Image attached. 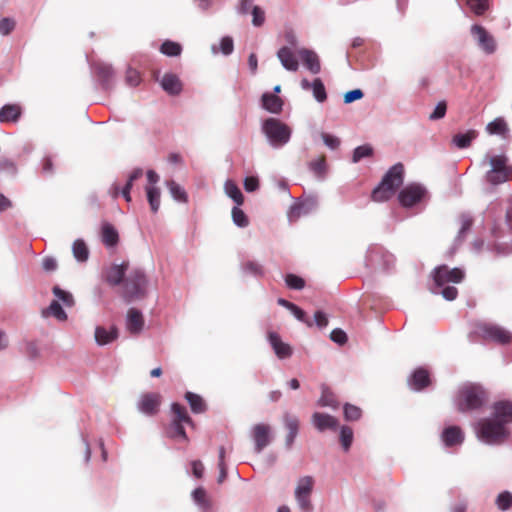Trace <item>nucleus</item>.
Returning <instances> with one entry per match:
<instances>
[{
  "label": "nucleus",
  "instance_id": "nucleus-37",
  "mask_svg": "<svg viewBox=\"0 0 512 512\" xmlns=\"http://www.w3.org/2000/svg\"><path fill=\"white\" fill-rule=\"evenodd\" d=\"M142 175H143V170L141 168L134 169L132 171V173L129 175L126 185L121 190V194L127 202L131 201L130 191L133 187L134 181L141 178Z\"/></svg>",
  "mask_w": 512,
  "mask_h": 512
},
{
  "label": "nucleus",
  "instance_id": "nucleus-48",
  "mask_svg": "<svg viewBox=\"0 0 512 512\" xmlns=\"http://www.w3.org/2000/svg\"><path fill=\"white\" fill-rule=\"evenodd\" d=\"M374 153V149L371 145L365 144L358 146L354 149L352 162L357 163L363 158L371 157Z\"/></svg>",
  "mask_w": 512,
  "mask_h": 512
},
{
  "label": "nucleus",
  "instance_id": "nucleus-64",
  "mask_svg": "<svg viewBox=\"0 0 512 512\" xmlns=\"http://www.w3.org/2000/svg\"><path fill=\"white\" fill-rule=\"evenodd\" d=\"M15 27V22L10 18H3L0 21V34L8 35Z\"/></svg>",
  "mask_w": 512,
  "mask_h": 512
},
{
  "label": "nucleus",
  "instance_id": "nucleus-26",
  "mask_svg": "<svg viewBox=\"0 0 512 512\" xmlns=\"http://www.w3.org/2000/svg\"><path fill=\"white\" fill-rule=\"evenodd\" d=\"M262 105L267 111L278 114L282 111L283 100L275 94L265 93L262 95Z\"/></svg>",
  "mask_w": 512,
  "mask_h": 512
},
{
  "label": "nucleus",
  "instance_id": "nucleus-34",
  "mask_svg": "<svg viewBox=\"0 0 512 512\" xmlns=\"http://www.w3.org/2000/svg\"><path fill=\"white\" fill-rule=\"evenodd\" d=\"M321 397L318 400V404L322 407H332L337 408L339 403L335 394L331 391L329 387L326 385H322L321 387Z\"/></svg>",
  "mask_w": 512,
  "mask_h": 512
},
{
  "label": "nucleus",
  "instance_id": "nucleus-50",
  "mask_svg": "<svg viewBox=\"0 0 512 512\" xmlns=\"http://www.w3.org/2000/svg\"><path fill=\"white\" fill-rule=\"evenodd\" d=\"M232 219L237 226L242 228L247 227L249 224L248 217L244 211L238 207L232 209Z\"/></svg>",
  "mask_w": 512,
  "mask_h": 512
},
{
  "label": "nucleus",
  "instance_id": "nucleus-7",
  "mask_svg": "<svg viewBox=\"0 0 512 512\" xmlns=\"http://www.w3.org/2000/svg\"><path fill=\"white\" fill-rule=\"evenodd\" d=\"M262 131L274 147H281L289 142L290 127L276 118H268L263 122Z\"/></svg>",
  "mask_w": 512,
  "mask_h": 512
},
{
  "label": "nucleus",
  "instance_id": "nucleus-14",
  "mask_svg": "<svg viewBox=\"0 0 512 512\" xmlns=\"http://www.w3.org/2000/svg\"><path fill=\"white\" fill-rule=\"evenodd\" d=\"M471 33L477 40L480 48L487 54H492L496 50V42L492 35L481 25H473Z\"/></svg>",
  "mask_w": 512,
  "mask_h": 512
},
{
  "label": "nucleus",
  "instance_id": "nucleus-30",
  "mask_svg": "<svg viewBox=\"0 0 512 512\" xmlns=\"http://www.w3.org/2000/svg\"><path fill=\"white\" fill-rule=\"evenodd\" d=\"M442 439L446 446L460 444L463 441L461 429L456 426L446 428L442 433Z\"/></svg>",
  "mask_w": 512,
  "mask_h": 512
},
{
  "label": "nucleus",
  "instance_id": "nucleus-52",
  "mask_svg": "<svg viewBox=\"0 0 512 512\" xmlns=\"http://www.w3.org/2000/svg\"><path fill=\"white\" fill-rule=\"evenodd\" d=\"M496 505L500 510H508L512 506V494L508 491L500 493L496 498Z\"/></svg>",
  "mask_w": 512,
  "mask_h": 512
},
{
  "label": "nucleus",
  "instance_id": "nucleus-22",
  "mask_svg": "<svg viewBox=\"0 0 512 512\" xmlns=\"http://www.w3.org/2000/svg\"><path fill=\"white\" fill-rule=\"evenodd\" d=\"M144 326L142 313L136 308H130L127 313V330L131 334H139Z\"/></svg>",
  "mask_w": 512,
  "mask_h": 512
},
{
  "label": "nucleus",
  "instance_id": "nucleus-43",
  "mask_svg": "<svg viewBox=\"0 0 512 512\" xmlns=\"http://www.w3.org/2000/svg\"><path fill=\"white\" fill-rule=\"evenodd\" d=\"M167 187H168L172 197L175 200H177L179 202H184V203L187 202V200H188L187 193L179 184H177L173 180H170L167 182Z\"/></svg>",
  "mask_w": 512,
  "mask_h": 512
},
{
  "label": "nucleus",
  "instance_id": "nucleus-62",
  "mask_svg": "<svg viewBox=\"0 0 512 512\" xmlns=\"http://www.w3.org/2000/svg\"><path fill=\"white\" fill-rule=\"evenodd\" d=\"M234 44L233 39L229 36L223 37L220 42V50L224 55H229L233 52Z\"/></svg>",
  "mask_w": 512,
  "mask_h": 512
},
{
  "label": "nucleus",
  "instance_id": "nucleus-33",
  "mask_svg": "<svg viewBox=\"0 0 512 512\" xmlns=\"http://www.w3.org/2000/svg\"><path fill=\"white\" fill-rule=\"evenodd\" d=\"M478 132L476 130H469L464 134L454 135L452 142L460 149L467 148L471 145L472 141L476 139Z\"/></svg>",
  "mask_w": 512,
  "mask_h": 512
},
{
  "label": "nucleus",
  "instance_id": "nucleus-1",
  "mask_svg": "<svg viewBox=\"0 0 512 512\" xmlns=\"http://www.w3.org/2000/svg\"><path fill=\"white\" fill-rule=\"evenodd\" d=\"M434 284L437 288H442L441 291H435L440 293L446 300H455L458 296V290L454 286L447 284H459L463 281L465 273L460 268H449L447 265H440L436 267L432 272Z\"/></svg>",
  "mask_w": 512,
  "mask_h": 512
},
{
  "label": "nucleus",
  "instance_id": "nucleus-57",
  "mask_svg": "<svg viewBox=\"0 0 512 512\" xmlns=\"http://www.w3.org/2000/svg\"><path fill=\"white\" fill-rule=\"evenodd\" d=\"M305 203H296L293 206H291L288 217L290 221H296L302 213L307 212V209L305 208Z\"/></svg>",
  "mask_w": 512,
  "mask_h": 512
},
{
  "label": "nucleus",
  "instance_id": "nucleus-53",
  "mask_svg": "<svg viewBox=\"0 0 512 512\" xmlns=\"http://www.w3.org/2000/svg\"><path fill=\"white\" fill-rule=\"evenodd\" d=\"M285 282L290 289L294 290H301L305 286L304 279L295 274H287L285 277Z\"/></svg>",
  "mask_w": 512,
  "mask_h": 512
},
{
  "label": "nucleus",
  "instance_id": "nucleus-38",
  "mask_svg": "<svg viewBox=\"0 0 512 512\" xmlns=\"http://www.w3.org/2000/svg\"><path fill=\"white\" fill-rule=\"evenodd\" d=\"M95 73L97 77L101 80V82L106 86H108L110 80L114 76V71L112 67L108 64L103 63L97 64L95 66Z\"/></svg>",
  "mask_w": 512,
  "mask_h": 512
},
{
  "label": "nucleus",
  "instance_id": "nucleus-18",
  "mask_svg": "<svg viewBox=\"0 0 512 512\" xmlns=\"http://www.w3.org/2000/svg\"><path fill=\"white\" fill-rule=\"evenodd\" d=\"M268 340L278 358L286 359L292 355L291 346L284 343L276 332H269Z\"/></svg>",
  "mask_w": 512,
  "mask_h": 512
},
{
  "label": "nucleus",
  "instance_id": "nucleus-49",
  "mask_svg": "<svg viewBox=\"0 0 512 512\" xmlns=\"http://www.w3.org/2000/svg\"><path fill=\"white\" fill-rule=\"evenodd\" d=\"M362 416V410L355 405L346 403L344 405V417L347 421L359 420Z\"/></svg>",
  "mask_w": 512,
  "mask_h": 512
},
{
  "label": "nucleus",
  "instance_id": "nucleus-59",
  "mask_svg": "<svg viewBox=\"0 0 512 512\" xmlns=\"http://www.w3.org/2000/svg\"><path fill=\"white\" fill-rule=\"evenodd\" d=\"M290 311L299 321L305 323L307 326L311 327L313 325L312 321L307 316L306 312L297 305H294V307Z\"/></svg>",
  "mask_w": 512,
  "mask_h": 512
},
{
  "label": "nucleus",
  "instance_id": "nucleus-15",
  "mask_svg": "<svg viewBox=\"0 0 512 512\" xmlns=\"http://www.w3.org/2000/svg\"><path fill=\"white\" fill-rule=\"evenodd\" d=\"M252 438L255 442V451L260 453L271 441V427L268 424L259 423L252 428Z\"/></svg>",
  "mask_w": 512,
  "mask_h": 512
},
{
  "label": "nucleus",
  "instance_id": "nucleus-2",
  "mask_svg": "<svg viewBox=\"0 0 512 512\" xmlns=\"http://www.w3.org/2000/svg\"><path fill=\"white\" fill-rule=\"evenodd\" d=\"M403 180L404 166L402 163H396L386 172L378 186L373 189L371 199L375 202L389 200L403 184Z\"/></svg>",
  "mask_w": 512,
  "mask_h": 512
},
{
  "label": "nucleus",
  "instance_id": "nucleus-32",
  "mask_svg": "<svg viewBox=\"0 0 512 512\" xmlns=\"http://www.w3.org/2000/svg\"><path fill=\"white\" fill-rule=\"evenodd\" d=\"M42 316H53L59 321H65L67 319V314L61 307L58 300H53L47 308L43 309Z\"/></svg>",
  "mask_w": 512,
  "mask_h": 512
},
{
  "label": "nucleus",
  "instance_id": "nucleus-61",
  "mask_svg": "<svg viewBox=\"0 0 512 512\" xmlns=\"http://www.w3.org/2000/svg\"><path fill=\"white\" fill-rule=\"evenodd\" d=\"M364 93L361 89H354L351 91H348L344 94V103L349 104L356 100H360L363 98Z\"/></svg>",
  "mask_w": 512,
  "mask_h": 512
},
{
  "label": "nucleus",
  "instance_id": "nucleus-6",
  "mask_svg": "<svg viewBox=\"0 0 512 512\" xmlns=\"http://www.w3.org/2000/svg\"><path fill=\"white\" fill-rule=\"evenodd\" d=\"M505 155H494L489 157L490 169L486 172L485 179L492 185H499L512 181V165L508 164Z\"/></svg>",
  "mask_w": 512,
  "mask_h": 512
},
{
  "label": "nucleus",
  "instance_id": "nucleus-45",
  "mask_svg": "<svg viewBox=\"0 0 512 512\" xmlns=\"http://www.w3.org/2000/svg\"><path fill=\"white\" fill-rule=\"evenodd\" d=\"M160 51H161V53H163L167 56L175 57V56H179L181 54L182 47L177 42L166 40L162 43V45L160 47Z\"/></svg>",
  "mask_w": 512,
  "mask_h": 512
},
{
  "label": "nucleus",
  "instance_id": "nucleus-3",
  "mask_svg": "<svg viewBox=\"0 0 512 512\" xmlns=\"http://www.w3.org/2000/svg\"><path fill=\"white\" fill-rule=\"evenodd\" d=\"M148 279L142 269L133 268L126 274L121 285L120 295L125 302L130 303L147 295Z\"/></svg>",
  "mask_w": 512,
  "mask_h": 512
},
{
  "label": "nucleus",
  "instance_id": "nucleus-54",
  "mask_svg": "<svg viewBox=\"0 0 512 512\" xmlns=\"http://www.w3.org/2000/svg\"><path fill=\"white\" fill-rule=\"evenodd\" d=\"M192 497L199 506L203 508L210 506L206 491L202 487L196 488L192 493Z\"/></svg>",
  "mask_w": 512,
  "mask_h": 512
},
{
  "label": "nucleus",
  "instance_id": "nucleus-58",
  "mask_svg": "<svg viewBox=\"0 0 512 512\" xmlns=\"http://www.w3.org/2000/svg\"><path fill=\"white\" fill-rule=\"evenodd\" d=\"M447 110V104L445 101H440L434 111L430 114L429 119L430 120H438L445 116Z\"/></svg>",
  "mask_w": 512,
  "mask_h": 512
},
{
  "label": "nucleus",
  "instance_id": "nucleus-5",
  "mask_svg": "<svg viewBox=\"0 0 512 512\" xmlns=\"http://www.w3.org/2000/svg\"><path fill=\"white\" fill-rule=\"evenodd\" d=\"M476 433L478 438L487 444L502 443L508 435L506 427L501 422H496L492 418L479 420L476 426Z\"/></svg>",
  "mask_w": 512,
  "mask_h": 512
},
{
  "label": "nucleus",
  "instance_id": "nucleus-11",
  "mask_svg": "<svg viewBox=\"0 0 512 512\" xmlns=\"http://www.w3.org/2000/svg\"><path fill=\"white\" fill-rule=\"evenodd\" d=\"M162 397L157 392L143 393L137 403V408L140 412L148 416H154L159 412Z\"/></svg>",
  "mask_w": 512,
  "mask_h": 512
},
{
  "label": "nucleus",
  "instance_id": "nucleus-39",
  "mask_svg": "<svg viewBox=\"0 0 512 512\" xmlns=\"http://www.w3.org/2000/svg\"><path fill=\"white\" fill-rule=\"evenodd\" d=\"M146 194L152 212L156 213L160 207V189L155 186H147Z\"/></svg>",
  "mask_w": 512,
  "mask_h": 512
},
{
  "label": "nucleus",
  "instance_id": "nucleus-24",
  "mask_svg": "<svg viewBox=\"0 0 512 512\" xmlns=\"http://www.w3.org/2000/svg\"><path fill=\"white\" fill-rule=\"evenodd\" d=\"M162 88L171 95H177L182 90V83L177 75L167 73L161 80Z\"/></svg>",
  "mask_w": 512,
  "mask_h": 512
},
{
  "label": "nucleus",
  "instance_id": "nucleus-63",
  "mask_svg": "<svg viewBox=\"0 0 512 512\" xmlns=\"http://www.w3.org/2000/svg\"><path fill=\"white\" fill-rule=\"evenodd\" d=\"M244 270L248 273H251L253 275H262L263 274V268L260 264L254 261H248L244 264Z\"/></svg>",
  "mask_w": 512,
  "mask_h": 512
},
{
  "label": "nucleus",
  "instance_id": "nucleus-8",
  "mask_svg": "<svg viewBox=\"0 0 512 512\" xmlns=\"http://www.w3.org/2000/svg\"><path fill=\"white\" fill-rule=\"evenodd\" d=\"M476 333L484 340L498 345H508L512 342V332L494 323L483 322L476 326Z\"/></svg>",
  "mask_w": 512,
  "mask_h": 512
},
{
  "label": "nucleus",
  "instance_id": "nucleus-44",
  "mask_svg": "<svg viewBox=\"0 0 512 512\" xmlns=\"http://www.w3.org/2000/svg\"><path fill=\"white\" fill-rule=\"evenodd\" d=\"M167 435L170 438H181L185 441H188V437L186 431L184 429V424L175 422L171 420V423L167 429Z\"/></svg>",
  "mask_w": 512,
  "mask_h": 512
},
{
  "label": "nucleus",
  "instance_id": "nucleus-25",
  "mask_svg": "<svg viewBox=\"0 0 512 512\" xmlns=\"http://www.w3.org/2000/svg\"><path fill=\"white\" fill-rule=\"evenodd\" d=\"M101 239L104 245L113 247L119 241V235L114 226L108 222L102 223L101 226Z\"/></svg>",
  "mask_w": 512,
  "mask_h": 512
},
{
  "label": "nucleus",
  "instance_id": "nucleus-27",
  "mask_svg": "<svg viewBox=\"0 0 512 512\" xmlns=\"http://www.w3.org/2000/svg\"><path fill=\"white\" fill-rule=\"evenodd\" d=\"M21 115V108L16 104H7L0 109V122H16Z\"/></svg>",
  "mask_w": 512,
  "mask_h": 512
},
{
  "label": "nucleus",
  "instance_id": "nucleus-20",
  "mask_svg": "<svg viewBox=\"0 0 512 512\" xmlns=\"http://www.w3.org/2000/svg\"><path fill=\"white\" fill-rule=\"evenodd\" d=\"M312 422L316 429L321 432L327 429L336 430L338 427V420L335 417L320 412H315L312 415Z\"/></svg>",
  "mask_w": 512,
  "mask_h": 512
},
{
  "label": "nucleus",
  "instance_id": "nucleus-19",
  "mask_svg": "<svg viewBox=\"0 0 512 512\" xmlns=\"http://www.w3.org/2000/svg\"><path fill=\"white\" fill-rule=\"evenodd\" d=\"M298 55L303 61L304 66L313 74H318L321 70V64L318 55L309 49L303 48L298 51Z\"/></svg>",
  "mask_w": 512,
  "mask_h": 512
},
{
  "label": "nucleus",
  "instance_id": "nucleus-47",
  "mask_svg": "<svg viewBox=\"0 0 512 512\" xmlns=\"http://www.w3.org/2000/svg\"><path fill=\"white\" fill-rule=\"evenodd\" d=\"M311 89H312L314 98L318 102L322 103V102L326 101V99H327L326 89H325V86L320 78H315L313 80Z\"/></svg>",
  "mask_w": 512,
  "mask_h": 512
},
{
  "label": "nucleus",
  "instance_id": "nucleus-12",
  "mask_svg": "<svg viewBox=\"0 0 512 512\" xmlns=\"http://www.w3.org/2000/svg\"><path fill=\"white\" fill-rule=\"evenodd\" d=\"M128 271V261H124L121 264H112L103 270V279L110 286H118L123 283Z\"/></svg>",
  "mask_w": 512,
  "mask_h": 512
},
{
  "label": "nucleus",
  "instance_id": "nucleus-4",
  "mask_svg": "<svg viewBox=\"0 0 512 512\" xmlns=\"http://www.w3.org/2000/svg\"><path fill=\"white\" fill-rule=\"evenodd\" d=\"M487 401L488 394L483 387L469 384L460 388L456 404L460 412H467L481 408Z\"/></svg>",
  "mask_w": 512,
  "mask_h": 512
},
{
  "label": "nucleus",
  "instance_id": "nucleus-21",
  "mask_svg": "<svg viewBox=\"0 0 512 512\" xmlns=\"http://www.w3.org/2000/svg\"><path fill=\"white\" fill-rule=\"evenodd\" d=\"M277 57L283 67L288 71H297L299 68V62L296 55L293 53L291 48L284 46L277 52Z\"/></svg>",
  "mask_w": 512,
  "mask_h": 512
},
{
  "label": "nucleus",
  "instance_id": "nucleus-41",
  "mask_svg": "<svg viewBox=\"0 0 512 512\" xmlns=\"http://www.w3.org/2000/svg\"><path fill=\"white\" fill-rule=\"evenodd\" d=\"M225 191H226L227 195L231 199H233V201L237 205L243 204V202H244L243 194H242L241 190L239 189V187L233 181L228 180L225 183Z\"/></svg>",
  "mask_w": 512,
  "mask_h": 512
},
{
  "label": "nucleus",
  "instance_id": "nucleus-42",
  "mask_svg": "<svg viewBox=\"0 0 512 512\" xmlns=\"http://www.w3.org/2000/svg\"><path fill=\"white\" fill-rule=\"evenodd\" d=\"M486 130L489 134L504 136L508 132V126L503 118H496L488 123Z\"/></svg>",
  "mask_w": 512,
  "mask_h": 512
},
{
  "label": "nucleus",
  "instance_id": "nucleus-10",
  "mask_svg": "<svg viewBox=\"0 0 512 512\" xmlns=\"http://www.w3.org/2000/svg\"><path fill=\"white\" fill-rule=\"evenodd\" d=\"M366 266L372 269H385L393 261L392 255L381 246H372L366 254Z\"/></svg>",
  "mask_w": 512,
  "mask_h": 512
},
{
  "label": "nucleus",
  "instance_id": "nucleus-51",
  "mask_svg": "<svg viewBox=\"0 0 512 512\" xmlns=\"http://www.w3.org/2000/svg\"><path fill=\"white\" fill-rule=\"evenodd\" d=\"M340 441L345 451H347L353 441V430L348 426H342L340 431Z\"/></svg>",
  "mask_w": 512,
  "mask_h": 512
},
{
  "label": "nucleus",
  "instance_id": "nucleus-60",
  "mask_svg": "<svg viewBox=\"0 0 512 512\" xmlns=\"http://www.w3.org/2000/svg\"><path fill=\"white\" fill-rule=\"evenodd\" d=\"M252 15H253L252 23L254 26L259 27L264 23L265 14H264V11L260 7L253 6L252 7Z\"/></svg>",
  "mask_w": 512,
  "mask_h": 512
},
{
  "label": "nucleus",
  "instance_id": "nucleus-35",
  "mask_svg": "<svg viewBox=\"0 0 512 512\" xmlns=\"http://www.w3.org/2000/svg\"><path fill=\"white\" fill-rule=\"evenodd\" d=\"M309 169L318 177L324 178L327 173L326 157L320 155L317 159L312 160L308 164Z\"/></svg>",
  "mask_w": 512,
  "mask_h": 512
},
{
  "label": "nucleus",
  "instance_id": "nucleus-16",
  "mask_svg": "<svg viewBox=\"0 0 512 512\" xmlns=\"http://www.w3.org/2000/svg\"><path fill=\"white\" fill-rule=\"evenodd\" d=\"M492 419L501 422L503 426L512 422V402L507 400L495 402Z\"/></svg>",
  "mask_w": 512,
  "mask_h": 512
},
{
  "label": "nucleus",
  "instance_id": "nucleus-31",
  "mask_svg": "<svg viewBox=\"0 0 512 512\" xmlns=\"http://www.w3.org/2000/svg\"><path fill=\"white\" fill-rule=\"evenodd\" d=\"M185 399L190 405L191 411L195 414L204 413L207 410V405L204 399L193 392H186Z\"/></svg>",
  "mask_w": 512,
  "mask_h": 512
},
{
  "label": "nucleus",
  "instance_id": "nucleus-28",
  "mask_svg": "<svg viewBox=\"0 0 512 512\" xmlns=\"http://www.w3.org/2000/svg\"><path fill=\"white\" fill-rule=\"evenodd\" d=\"M172 421L179 422L193 426V420L189 416L185 406L179 403H172L171 405Z\"/></svg>",
  "mask_w": 512,
  "mask_h": 512
},
{
  "label": "nucleus",
  "instance_id": "nucleus-9",
  "mask_svg": "<svg viewBox=\"0 0 512 512\" xmlns=\"http://www.w3.org/2000/svg\"><path fill=\"white\" fill-rule=\"evenodd\" d=\"M314 487V479L311 476L301 477L295 489V498L303 511L311 512L313 505L310 497Z\"/></svg>",
  "mask_w": 512,
  "mask_h": 512
},
{
  "label": "nucleus",
  "instance_id": "nucleus-17",
  "mask_svg": "<svg viewBox=\"0 0 512 512\" xmlns=\"http://www.w3.org/2000/svg\"><path fill=\"white\" fill-rule=\"evenodd\" d=\"M408 384L416 391L427 388L431 384L429 371L422 367L417 368L408 379Z\"/></svg>",
  "mask_w": 512,
  "mask_h": 512
},
{
  "label": "nucleus",
  "instance_id": "nucleus-56",
  "mask_svg": "<svg viewBox=\"0 0 512 512\" xmlns=\"http://www.w3.org/2000/svg\"><path fill=\"white\" fill-rule=\"evenodd\" d=\"M125 81L129 86L136 87L141 83L142 78L136 69L129 67L126 71Z\"/></svg>",
  "mask_w": 512,
  "mask_h": 512
},
{
  "label": "nucleus",
  "instance_id": "nucleus-40",
  "mask_svg": "<svg viewBox=\"0 0 512 512\" xmlns=\"http://www.w3.org/2000/svg\"><path fill=\"white\" fill-rule=\"evenodd\" d=\"M507 233H512V201L506 212L505 228L495 226L492 229V234L495 237H503Z\"/></svg>",
  "mask_w": 512,
  "mask_h": 512
},
{
  "label": "nucleus",
  "instance_id": "nucleus-46",
  "mask_svg": "<svg viewBox=\"0 0 512 512\" xmlns=\"http://www.w3.org/2000/svg\"><path fill=\"white\" fill-rule=\"evenodd\" d=\"M52 293L57 298L56 300L62 301L66 307H72L75 303L73 295L70 292L61 289L59 286H54L52 288Z\"/></svg>",
  "mask_w": 512,
  "mask_h": 512
},
{
  "label": "nucleus",
  "instance_id": "nucleus-23",
  "mask_svg": "<svg viewBox=\"0 0 512 512\" xmlns=\"http://www.w3.org/2000/svg\"><path fill=\"white\" fill-rule=\"evenodd\" d=\"M284 424L288 430V434L286 436V446L290 448L298 434L299 420L296 416L287 413L284 415Z\"/></svg>",
  "mask_w": 512,
  "mask_h": 512
},
{
  "label": "nucleus",
  "instance_id": "nucleus-13",
  "mask_svg": "<svg viewBox=\"0 0 512 512\" xmlns=\"http://www.w3.org/2000/svg\"><path fill=\"white\" fill-rule=\"evenodd\" d=\"M425 195V189L418 184H410L403 188L398 199L402 206L412 207L422 200Z\"/></svg>",
  "mask_w": 512,
  "mask_h": 512
},
{
  "label": "nucleus",
  "instance_id": "nucleus-36",
  "mask_svg": "<svg viewBox=\"0 0 512 512\" xmlns=\"http://www.w3.org/2000/svg\"><path fill=\"white\" fill-rule=\"evenodd\" d=\"M72 251H73L74 257L78 261L85 262L88 260L89 249H88L86 243L84 242V240H82V239L75 240L73 243V246H72Z\"/></svg>",
  "mask_w": 512,
  "mask_h": 512
},
{
  "label": "nucleus",
  "instance_id": "nucleus-55",
  "mask_svg": "<svg viewBox=\"0 0 512 512\" xmlns=\"http://www.w3.org/2000/svg\"><path fill=\"white\" fill-rule=\"evenodd\" d=\"M467 5L476 15H483L488 8L487 0H467Z\"/></svg>",
  "mask_w": 512,
  "mask_h": 512
},
{
  "label": "nucleus",
  "instance_id": "nucleus-29",
  "mask_svg": "<svg viewBox=\"0 0 512 512\" xmlns=\"http://www.w3.org/2000/svg\"><path fill=\"white\" fill-rule=\"evenodd\" d=\"M118 336V329L116 327H111L110 330L105 329L104 327H97L95 330V339L98 344L105 345L112 341H114Z\"/></svg>",
  "mask_w": 512,
  "mask_h": 512
}]
</instances>
